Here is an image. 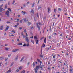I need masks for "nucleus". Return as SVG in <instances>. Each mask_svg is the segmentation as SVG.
Returning <instances> with one entry per match:
<instances>
[{"mask_svg": "<svg viewBox=\"0 0 73 73\" xmlns=\"http://www.w3.org/2000/svg\"><path fill=\"white\" fill-rule=\"evenodd\" d=\"M58 11H61V9L60 8H58Z\"/></svg>", "mask_w": 73, "mask_h": 73, "instance_id": "473e14b6", "label": "nucleus"}, {"mask_svg": "<svg viewBox=\"0 0 73 73\" xmlns=\"http://www.w3.org/2000/svg\"><path fill=\"white\" fill-rule=\"evenodd\" d=\"M12 71V70L11 69H9V70H8L7 71L5 72V73H10L11 71Z\"/></svg>", "mask_w": 73, "mask_h": 73, "instance_id": "0eeeda50", "label": "nucleus"}, {"mask_svg": "<svg viewBox=\"0 0 73 73\" xmlns=\"http://www.w3.org/2000/svg\"><path fill=\"white\" fill-rule=\"evenodd\" d=\"M27 21H28V20H27V19L26 18H25L24 19V21H25V22H26Z\"/></svg>", "mask_w": 73, "mask_h": 73, "instance_id": "2eb2a0df", "label": "nucleus"}, {"mask_svg": "<svg viewBox=\"0 0 73 73\" xmlns=\"http://www.w3.org/2000/svg\"><path fill=\"white\" fill-rule=\"evenodd\" d=\"M12 32H13L14 33H15V31L14 30H12Z\"/></svg>", "mask_w": 73, "mask_h": 73, "instance_id": "8fccbe9b", "label": "nucleus"}, {"mask_svg": "<svg viewBox=\"0 0 73 73\" xmlns=\"http://www.w3.org/2000/svg\"><path fill=\"white\" fill-rule=\"evenodd\" d=\"M7 9L9 10V11L10 12H12V10L11 9L9 8H8Z\"/></svg>", "mask_w": 73, "mask_h": 73, "instance_id": "9d476101", "label": "nucleus"}, {"mask_svg": "<svg viewBox=\"0 0 73 73\" xmlns=\"http://www.w3.org/2000/svg\"><path fill=\"white\" fill-rule=\"evenodd\" d=\"M7 4H6L5 5L4 7L5 9H7Z\"/></svg>", "mask_w": 73, "mask_h": 73, "instance_id": "dca6fc26", "label": "nucleus"}, {"mask_svg": "<svg viewBox=\"0 0 73 73\" xmlns=\"http://www.w3.org/2000/svg\"><path fill=\"white\" fill-rule=\"evenodd\" d=\"M46 38H45L44 40V43H46Z\"/></svg>", "mask_w": 73, "mask_h": 73, "instance_id": "72a5a7b5", "label": "nucleus"}, {"mask_svg": "<svg viewBox=\"0 0 73 73\" xmlns=\"http://www.w3.org/2000/svg\"><path fill=\"white\" fill-rule=\"evenodd\" d=\"M62 60H61L60 61H59V62H60L61 63H62Z\"/></svg>", "mask_w": 73, "mask_h": 73, "instance_id": "13d9d810", "label": "nucleus"}, {"mask_svg": "<svg viewBox=\"0 0 73 73\" xmlns=\"http://www.w3.org/2000/svg\"><path fill=\"white\" fill-rule=\"evenodd\" d=\"M5 46H8V44H5Z\"/></svg>", "mask_w": 73, "mask_h": 73, "instance_id": "6e6d98bb", "label": "nucleus"}, {"mask_svg": "<svg viewBox=\"0 0 73 73\" xmlns=\"http://www.w3.org/2000/svg\"><path fill=\"white\" fill-rule=\"evenodd\" d=\"M53 34L54 35V36H56V33L54 32L53 33Z\"/></svg>", "mask_w": 73, "mask_h": 73, "instance_id": "79ce46f5", "label": "nucleus"}, {"mask_svg": "<svg viewBox=\"0 0 73 73\" xmlns=\"http://www.w3.org/2000/svg\"><path fill=\"white\" fill-rule=\"evenodd\" d=\"M37 39H38V38H37V37H36V36H34V39L36 41V44H38V40H37Z\"/></svg>", "mask_w": 73, "mask_h": 73, "instance_id": "f257e3e1", "label": "nucleus"}, {"mask_svg": "<svg viewBox=\"0 0 73 73\" xmlns=\"http://www.w3.org/2000/svg\"><path fill=\"white\" fill-rule=\"evenodd\" d=\"M31 42H32V43H33V44H35V42H34V41L32 40H31Z\"/></svg>", "mask_w": 73, "mask_h": 73, "instance_id": "c9c22d12", "label": "nucleus"}, {"mask_svg": "<svg viewBox=\"0 0 73 73\" xmlns=\"http://www.w3.org/2000/svg\"><path fill=\"white\" fill-rule=\"evenodd\" d=\"M8 59V57L5 58V61H7V60Z\"/></svg>", "mask_w": 73, "mask_h": 73, "instance_id": "58836bf2", "label": "nucleus"}, {"mask_svg": "<svg viewBox=\"0 0 73 73\" xmlns=\"http://www.w3.org/2000/svg\"><path fill=\"white\" fill-rule=\"evenodd\" d=\"M3 4H2L0 6V8H3Z\"/></svg>", "mask_w": 73, "mask_h": 73, "instance_id": "b1692460", "label": "nucleus"}, {"mask_svg": "<svg viewBox=\"0 0 73 73\" xmlns=\"http://www.w3.org/2000/svg\"><path fill=\"white\" fill-rule=\"evenodd\" d=\"M54 62H55V61H56V59H55L54 60H53Z\"/></svg>", "mask_w": 73, "mask_h": 73, "instance_id": "774afa93", "label": "nucleus"}, {"mask_svg": "<svg viewBox=\"0 0 73 73\" xmlns=\"http://www.w3.org/2000/svg\"><path fill=\"white\" fill-rule=\"evenodd\" d=\"M34 20L35 22L36 21V18H35V17H34Z\"/></svg>", "mask_w": 73, "mask_h": 73, "instance_id": "ea45409f", "label": "nucleus"}, {"mask_svg": "<svg viewBox=\"0 0 73 73\" xmlns=\"http://www.w3.org/2000/svg\"><path fill=\"white\" fill-rule=\"evenodd\" d=\"M18 58H19V56L17 55V56L16 57H15V61H16V60H17Z\"/></svg>", "mask_w": 73, "mask_h": 73, "instance_id": "1a4fd4ad", "label": "nucleus"}, {"mask_svg": "<svg viewBox=\"0 0 73 73\" xmlns=\"http://www.w3.org/2000/svg\"><path fill=\"white\" fill-rule=\"evenodd\" d=\"M35 63L33 62V64H32L33 68H34V67H35Z\"/></svg>", "mask_w": 73, "mask_h": 73, "instance_id": "6ab92c4d", "label": "nucleus"}, {"mask_svg": "<svg viewBox=\"0 0 73 73\" xmlns=\"http://www.w3.org/2000/svg\"><path fill=\"white\" fill-rule=\"evenodd\" d=\"M15 0H14L12 3V4H15Z\"/></svg>", "mask_w": 73, "mask_h": 73, "instance_id": "e433bc0d", "label": "nucleus"}, {"mask_svg": "<svg viewBox=\"0 0 73 73\" xmlns=\"http://www.w3.org/2000/svg\"><path fill=\"white\" fill-rule=\"evenodd\" d=\"M40 57H41L42 58H43V57H44V56L42 55H40Z\"/></svg>", "mask_w": 73, "mask_h": 73, "instance_id": "c756f323", "label": "nucleus"}, {"mask_svg": "<svg viewBox=\"0 0 73 73\" xmlns=\"http://www.w3.org/2000/svg\"><path fill=\"white\" fill-rule=\"evenodd\" d=\"M14 64V63L13 62H12L11 63V64L10 65V67L12 66Z\"/></svg>", "mask_w": 73, "mask_h": 73, "instance_id": "5701e85b", "label": "nucleus"}, {"mask_svg": "<svg viewBox=\"0 0 73 73\" xmlns=\"http://www.w3.org/2000/svg\"><path fill=\"white\" fill-rule=\"evenodd\" d=\"M11 36H12V37H13L14 36V35L13 34H12Z\"/></svg>", "mask_w": 73, "mask_h": 73, "instance_id": "e2e57ef3", "label": "nucleus"}, {"mask_svg": "<svg viewBox=\"0 0 73 73\" xmlns=\"http://www.w3.org/2000/svg\"><path fill=\"white\" fill-rule=\"evenodd\" d=\"M45 45L44 44H43L42 46V47H45Z\"/></svg>", "mask_w": 73, "mask_h": 73, "instance_id": "7c9ffc66", "label": "nucleus"}, {"mask_svg": "<svg viewBox=\"0 0 73 73\" xmlns=\"http://www.w3.org/2000/svg\"><path fill=\"white\" fill-rule=\"evenodd\" d=\"M48 13H49V12L50 11V8L48 7Z\"/></svg>", "mask_w": 73, "mask_h": 73, "instance_id": "9b49d317", "label": "nucleus"}, {"mask_svg": "<svg viewBox=\"0 0 73 73\" xmlns=\"http://www.w3.org/2000/svg\"><path fill=\"white\" fill-rule=\"evenodd\" d=\"M23 38H25L26 37V36H25V35H23Z\"/></svg>", "mask_w": 73, "mask_h": 73, "instance_id": "cd10ccee", "label": "nucleus"}, {"mask_svg": "<svg viewBox=\"0 0 73 73\" xmlns=\"http://www.w3.org/2000/svg\"><path fill=\"white\" fill-rule=\"evenodd\" d=\"M19 50V49H15L13 50L12 51V52H17V51H18Z\"/></svg>", "mask_w": 73, "mask_h": 73, "instance_id": "20e7f679", "label": "nucleus"}, {"mask_svg": "<svg viewBox=\"0 0 73 73\" xmlns=\"http://www.w3.org/2000/svg\"><path fill=\"white\" fill-rule=\"evenodd\" d=\"M34 69L35 70V73H37V69H36L35 68H34Z\"/></svg>", "mask_w": 73, "mask_h": 73, "instance_id": "412c9836", "label": "nucleus"}, {"mask_svg": "<svg viewBox=\"0 0 73 73\" xmlns=\"http://www.w3.org/2000/svg\"><path fill=\"white\" fill-rule=\"evenodd\" d=\"M40 67V65H39V66H37L35 68V69H38Z\"/></svg>", "mask_w": 73, "mask_h": 73, "instance_id": "f8f14e48", "label": "nucleus"}, {"mask_svg": "<svg viewBox=\"0 0 73 73\" xmlns=\"http://www.w3.org/2000/svg\"><path fill=\"white\" fill-rule=\"evenodd\" d=\"M25 40L27 42H29V40L28 37H27L26 38Z\"/></svg>", "mask_w": 73, "mask_h": 73, "instance_id": "6e6552de", "label": "nucleus"}, {"mask_svg": "<svg viewBox=\"0 0 73 73\" xmlns=\"http://www.w3.org/2000/svg\"><path fill=\"white\" fill-rule=\"evenodd\" d=\"M26 46H29V42L27 43V44H26Z\"/></svg>", "mask_w": 73, "mask_h": 73, "instance_id": "c85d7f7f", "label": "nucleus"}, {"mask_svg": "<svg viewBox=\"0 0 73 73\" xmlns=\"http://www.w3.org/2000/svg\"><path fill=\"white\" fill-rule=\"evenodd\" d=\"M0 58H1V60H3V59H4V58L1 57Z\"/></svg>", "mask_w": 73, "mask_h": 73, "instance_id": "052dcab7", "label": "nucleus"}, {"mask_svg": "<svg viewBox=\"0 0 73 73\" xmlns=\"http://www.w3.org/2000/svg\"><path fill=\"white\" fill-rule=\"evenodd\" d=\"M38 24L39 25H40V26L42 25V24H41L40 22H39Z\"/></svg>", "mask_w": 73, "mask_h": 73, "instance_id": "f704fd0d", "label": "nucleus"}, {"mask_svg": "<svg viewBox=\"0 0 73 73\" xmlns=\"http://www.w3.org/2000/svg\"><path fill=\"white\" fill-rule=\"evenodd\" d=\"M44 37H42L41 38V40H42V39H44Z\"/></svg>", "mask_w": 73, "mask_h": 73, "instance_id": "69168bd1", "label": "nucleus"}, {"mask_svg": "<svg viewBox=\"0 0 73 73\" xmlns=\"http://www.w3.org/2000/svg\"><path fill=\"white\" fill-rule=\"evenodd\" d=\"M37 25L38 29L39 31H40V26H39V25H38V23L37 24Z\"/></svg>", "mask_w": 73, "mask_h": 73, "instance_id": "39448f33", "label": "nucleus"}, {"mask_svg": "<svg viewBox=\"0 0 73 73\" xmlns=\"http://www.w3.org/2000/svg\"><path fill=\"white\" fill-rule=\"evenodd\" d=\"M22 66H20V67H19V69H20V70H21L22 69Z\"/></svg>", "mask_w": 73, "mask_h": 73, "instance_id": "4be33fe9", "label": "nucleus"}, {"mask_svg": "<svg viewBox=\"0 0 73 73\" xmlns=\"http://www.w3.org/2000/svg\"><path fill=\"white\" fill-rule=\"evenodd\" d=\"M24 56H23V57L21 59V60H20V61L21 62V61H22L23 60H24Z\"/></svg>", "mask_w": 73, "mask_h": 73, "instance_id": "4468645a", "label": "nucleus"}, {"mask_svg": "<svg viewBox=\"0 0 73 73\" xmlns=\"http://www.w3.org/2000/svg\"><path fill=\"white\" fill-rule=\"evenodd\" d=\"M48 69H50V66H49L48 67Z\"/></svg>", "mask_w": 73, "mask_h": 73, "instance_id": "bf43d9fd", "label": "nucleus"}, {"mask_svg": "<svg viewBox=\"0 0 73 73\" xmlns=\"http://www.w3.org/2000/svg\"><path fill=\"white\" fill-rule=\"evenodd\" d=\"M28 34H27V33H26V37H28Z\"/></svg>", "mask_w": 73, "mask_h": 73, "instance_id": "de8ad7c7", "label": "nucleus"}, {"mask_svg": "<svg viewBox=\"0 0 73 73\" xmlns=\"http://www.w3.org/2000/svg\"><path fill=\"white\" fill-rule=\"evenodd\" d=\"M11 54H10L8 55V57H9V58L10 57H11Z\"/></svg>", "mask_w": 73, "mask_h": 73, "instance_id": "37998d69", "label": "nucleus"}, {"mask_svg": "<svg viewBox=\"0 0 73 73\" xmlns=\"http://www.w3.org/2000/svg\"><path fill=\"white\" fill-rule=\"evenodd\" d=\"M21 36H23V35L24 34H23V32H21Z\"/></svg>", "mask_w": 73, "mask_h": 73, "instance_id": "3c124183", "label": "nucleus"}, {"mask_svg": "<svg viewBox=\"0 0 73 73\" xmlns=\"http://www.w3.org/2000/svg\"><path fill=\"white\" fill-rule=\"evenodd\" d=\"M22 29V27H20L19 28V29H20V30H21Z\"/></svg>", "mask_w": 73, "mask_h": 73, "instance_id": "5fc2aeb1", "label": "nucleus"}, {"mask_svg": "<svg viewBox=\"0 0 73 73\" xmlns=\"http://www.w3.org/2000/svg\"><path fill=\"white\" fill-rule=\"evenodd\" d=\"M40 69L41 70H43V68H42V66L40 67Z\"/></svg>", "mask_w": 73, "mask_h": 73, "instance_id": "09e8293b", "label": "nucleus"}, {"mask_svg": "<svg viewBox=\"0 0 73 73\" xmlns=\"http://www.w3.org/2000/svg\"><path fill=\"white\" fill-rule=\"evenodd\" d=\"M21 13H23V15H25V14L26 13V12H25V11H24H24H23L21 12Z\"/></svg>", "mask_w": 73, "mask_h": 73, "instance_id": "a211bd4d", "label": "nucleus"}, {"mask_svg": "<svg viewBox=\"0 0 73 73\" xmlns=\"http://www.w3.org/2000/svg\"><path fill=\"white\" fill-rule=\"evenodd\" d=\"M56 8L54 9V12H55V13H56Z\"/></svg>", "mask_w": 73, "mask_h": 73, "instance_id": "4d7b16f0", "label": "nucleus"}, {"mask_svg": "<svg viewBox=\"0 0 73 73\" xmlns=\"http://www.w3.org/2000/svg\"><path fill=\"white\" fill-rule=\"evenodd\" d=\"M34 5H35V3L34 2H33V4L32 5V7H34Z\"/></svg>", "mask_w": 73, "mask_h": 73, "instance_id": "393cba45", "label": "nucleus"}, {"mask_svg": "<svg viewBox=\"0 0 73 73\" xmlns=\"http://www.w3.org/2000/svg\"><path fill=\"white\" fill-rule=\"evenodd\" d=\"M3 26H1L0 27V30H3Z\"/></svg>", "mask_w": 73, "mask_h": 73, "instance_id": "ddd939ff", "label": "nucleus"}, {"mask_svg": "<svg viewBox=\"0 0 73 73\" xmlns=\"http://www.w3.org/2000/svg\"><path fill=\"white\" fill-rule=\"evenodd\" d=\"M39 2H40V0H38V4H39Z\"/></svg>", "mask_w": 73, "mask_h": 73, "instance_id": "338daca9", "label": "nucleus"}, {"mask_svg": "<svg viewBox=\"0 0 73 73\" xmlns=\"http://www.w3.org/2000/svg\"><path fill=\"white\" fill-rule=\"evenodd\" d=\"M31 12L32 13H33V14L34 13V11H33V9H32L31 10Z\"/></svg>", "mask_w": 73, "mask_h": 73, "instance_id": "aec40b11", "label": "nucleus"}, {"mask_svg": "<svg viewBox=\"0 0 73 73\" xmlns=\"http://www.w3.org/2000/svg\"><path fill=\"white\" fill-rule=\"evenodd\" d=\"M8 28H6L5 29V31H7V30H8Z\"/></svg>", "mask_w": 73, "mask_h": 73, "instance_id": "864d4df0", "label": "nucleus"}, {"mask_svg": "<svg viewBox=\"0 0 73 73\" xmlns=\"http://www.w3.org/2000/svg\"><path fill=\"white\" fill-rule=\"evenodd\" d=\"M6 23H11V22H9V21H7L6 22Z\"/></svg>", "mask_w": 73, "mask_h": 73, "instance_id": "680f3d73", "label": "nucleus"}, {"mask_svg": "<svg viewBox=\"0 0 73 73\" xmlns=\"http://www.w3.org/2000/svg\"><path fill=\"white\" fill-rule=\"evenodd\" d=\"M23 46H27V44H24L23 45Z\"/></svg>", "mask_w": 73, "mask_h": 73, "instance_id": "a18cd8bd", "label": "nucleus"}, {"mask_svg": "<svg viewBox=\"0 0 73 73\" xmlns=\"http://www.w3.org/2000/svg\"><path fill=\"white\" fill-rule=\"evenodd\" d=\"M19 72V69H17L16 71V72L17 73V72Z\"/></svg>", "mask_w": 73, "mask_h": 73, "instance_id": "4c0bfd02", "label": "nucleus"}, {"mask_svg": "<svg viewBox=\"0 0 73 73\" xmlns=\"http://www.w3.org/2000/svg\"><path fill=\"white\" fill-rule=\"evenodd\" d=\"M5 9L3 8H0V12H2L3 11H5Z\"/></svg>", "mask_w": 73, "mask_h": 73, "instance_id": "7ed1b4c3", "label": "nucleus"}, {"mask_svg": "<svg viewBox=\"0 0 73 73\" xmlns=\"http://www.w3.org/2000/svg\"><path fill=\"white\" fill-rule=\"evenodd\" d=\"M41 8V7L40 6H39L38 8V10H39V9H40V8Z\"/></svg>", "mask_w": 73, "mask_h": 73, "instance_id": "bb28decb", "label": "nucleus"}, {"mask_svg": "<svg viewBox=\"0 0 73 73\" xmlns=\"http://www.w3.org/2000/svg\"><path fill=\"white\" fill-rule=\"evenodd\" d=\"M27 23V24L28 26H29L31 25V22L28 21V22Z\"/></svg>", "mask_w": 73, "mask_h": 73, "instance_id": "423d86ee", "label": "nucleus"}, {"mask_svg": "<svg viewBox=\"0 0 73 73\" xmlns=\"http://www.w3.org/2000/svg\"><path fill=\"white\" fill-rule=\"evenodd\" d=\"M37 61H38V62H40V59H37Z\"/></svg>", "mask_w": 73, "mask_h": 73, "instance_id": "603ef678", "label": "nucleus"}, {"mask_svg": "<svg viewBox=\"0 0 73 73\" xmlns=\"http://www.w3.org/2000/svg\"><path fill=\"white\" fill-rule=\"evenodd\" d=\"M25 70L22 71L20 73H25Z\"/></svg>", "mask_w": 73, "mask_h": 73, "instance_id": "2f4dec72", "label": "nucleus"}, {"mask_svg": "<svg viewBox=\"0 0 73 73\" xmlns=\"http://www.w3.org/2000/svg\"><path fill=\"white\" fill-rule=\"evenodd\" d=\"M49 39L50 40V39H51V36H50L49 37Z\"/></svg>", "mask_w": 73, "mask_h": 73, "instance_id": "49530a36", "label": "nucleus"}, {"mask_svg": "<svg viewBox=\"0 0 73 73\" xmlns=\"http://www.w3.org/2000/svg\"><path fill=\"white\" fill-rule=\"evenodd\" d=\"M38 13H37V17H38Z\"/></svg>", "mask_w": 73, "mask_h": 73, "instance_id": "0e129e2a", "label": "nucleus"}, {"mask_svg": "<svg viewBox=\"0 0 73 73\" xmlns=\"http://www.w3.org/2000/svg\"><path fill=\"white\" fill-rule=\"evenodd\" d=\"M18 45H23V44L21 43H18Z\"/></svg>", "mask_w": 73, "mask_h": 73, "instance_id": "f3484780", "label": "nucleus"}, {"mask_svg": "<svg viewBox=\"0 0 73 73\" xmlns=\"http://www.w3.org/2000/svg\"><path fill=\"white\" fill-rule=\"evenodd\" d=\"M5 15L7 17H9V11L8 10H7L5 12Z\"/></svg>", "mask_w": 73, "mask_h": 73, "instance_id": "f03ea898", "label": "nucleus"}, {"mask_svg": "<svg viewBox=\"0 0 73 73\" xmlns=\"http://www.w3.org/2000/svg\"><path fill=\"white\" fill-rule=\"evenodd\" d=\"M40 63V65H41V64H42V62L41 61H39Z\"/></svg>", "mask_w": 73, "mask_h": 73, "instance_id": "a19ab883", "label": "nucleus"}, {"mask_svg": "<svg viewBox=\"0 0 73 73\" xmlns=\"http://www.w3.org/2000/svg\"><path fill=\"white\" fill-rule=\"evenodd\" d=\"M18 26V25H16L15 26H14V27H17Z\"/></svg>", "mask_w": 73, "mask_h": 73, "instance_id": "c03bdc74", "label": "nucleus"}, {"mask_svg": "<svg viewBox=\"0 0 73 73\" xmlns=\"http://www.w3.org/2000/svg\"><path fill=\"white\" fill-rule=\"evenodd\" d=\"M9 49V48H5V50H6V51H7V50H8Z\"/></svg>", "mask_w": 73, "mask_h": 73, "instance_id": "a878e982", "label": "nucleus"}]
</instances>
